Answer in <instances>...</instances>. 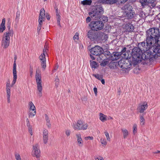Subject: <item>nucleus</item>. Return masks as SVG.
Returning a JSON list of instances; mask_svg holds the SVG:
<instances>
[{"label":"nucleus","instance_id":"obj_1","mask_svg":"<svg viewBox=\"0 0 160 160\" xmlns=\"http://www.w3.org/2000/svg\"><path fill=\"white\" fill-rule=\"evenodd\" d=\"M157 49L154 47H152L150 49V50H147V52H145L142 53V50L139 48L136 47L133 49L132 50V62L134 61L138 62H141L142 59L146 60L149 59L150 61H153L152 58V56L151 55V53L152 52H155L156 51Z\"/></svg>","mask_w":160,"mask_h":160},{"label":"nucleus","instance_id":"obj_2","mask_svg":"<svg viewBox=\"0 0 160 160\" xmlns=\"http://www.w3.org/2000/svg\"><path fill=\"white\" fill-rule=\"evenodd\" d=\"M8 31L4 32L1 41L2 45L4 48H7L9 45L10 38L12 37L14 34V31L10 26L8 27Z\"/></svg>","mask_w":160,"mask_h":160},{"label":"nucleus","instance_id":"obj_3","mask_svg":"<svg viewBox=\"0 0 160 160\" xmlns=\"http://www.w3.org/2000/svg\"><path fill=\"white\" fill-rule=\"evenodd\" d=\"M146 43L147 42H146ZM154 45H148L147 43L146 44L145 42H141L139 44V45L141 46H140L141 49L146 51V52H147V50H150V49L152 47H154L155 48H156V49H157L156 51H155V52H152V53H151V55H154L153 56H152V59L153 60L156 59L158 56L160 57V47L156 45L154 46Z\"/></svg>","mask_w":160,"mask_h":160},{"label":"nucleus","instance_id":"obj_4","mask_svg":"<svg viewBox=\"0 0 160 160\" xmlns=\"http://www.w3.org/2000/svg\"><path fill=\"white\" fill-rule=\"evenodd\" d=\"M103 12V9L101 6H97L95 7L94 10L89 12V15L92 17H95V18H100L101 14Z\"/></svg>","mask_w":160,"mask_h":160},{"label":"nucleus","instance_id":"obj_5","mask_svg":"<svg viewBox=\"0 0 160 160\" xmlns=\"http://www.w3.org/2000/svg\"><path fill=\"white\" fill-rule=\"evenodd\" d=\"M35 78L36 81L37 89L38 91V93L39 96L41 97L42 95V86L41 76L40 72L39 71L37 70L35 75Z\"/></svg>","mask_w":160,"mask_h":160},{"label":"nucleus","instance_id":"obj_6","mask_svg":"<svg viewBox=\"0 0 160 160\" xmlns=\"http://www.w3.org/2000/svg\"><path fill=\"white\" fill-rule=\"evenodd\" d=\"M72 127L75 130H85L88 128V125L86 123H83L81 120H78L77 122L73 123Z\"/></svg>","mask_w":160,"mask_h":160},{"label":"nucleus","instance_id":"obj_7","mask_svg":"<svg viewBox=\"0 0 160 160\" xmlns=\"http://www.w3.org/2000/svg\"><path fill=\"white\" fill-rule=\"evenodd\" d=\"M89 26L92 30L98 31L103 28V24L101 21H92L89 24Z\"/></svg>","mask_w":160,"mask_h":160},{"label":"nucleus","instance_id":"obj_8","mask_svg":"<svg viewBox=\"0 0 160 160\" xmlns=\"http://www.w3.org/2000/svg\"><path fill=\"white\" fill-rule=\"evenodd\" d=\"M131 62L128 59H122L118 62L119 66L122 69H127L130 68Z\"/></svg>","mask_w":160,"mask_h":160},{"label":"nucleus","instance_id":"obj_9","mask_svg":"<svg viewBox=\"0 0 160 160\" xmlns=\"http://www.w3.org/2000/svg\"><path fill=\"white\" fill-rule=\"evenodd\" d=\"M16 58L14 57V61L12 68L13 80L11 85V87H12L15 83L17 78V72L16 70L17 65L16 62Z\"/></svg>","mask_w":160,"mask_h":160},{"label":"nucleus","instance_id":"obj_10","mask_svg":"<svg viewBox=\"0 0 160 160\" xmlns=\"http://www.w3.org/2000/svg\"><path fill=\"white\" fill-rule=\"evenodd\" d=\"M28 116L29 117H33L36 114L35 107L32 102H30L28 104Z\"/></svg>","mask_w":160,"mask_h":160},{"label":"nucleus","instance_id":"obj_11","mask_svg":"<svg viewBox=\"0 0 160 160\" xmlns=\"http://www.w3.org/2000/svg\"><path fill=\"white\" fill-rule=\"evenodd\" d=\"M103 50L101 47L96 46L92 48L90 50L91 54L93 55L98 56L102 53Z\"/></svg>","mask_w":160,"mask_h":160},{"label":"nucleus","instance_id":"obj_12","mask_svg":"<svg viewBox=\"0 0 160 160\" xmlns=\"http://www.w3.org/2000/svg\"><path fill=\"white\" fill-rule=\"evenodd\" d=\"M32 155L33 156L36 157L37 158H38L40 156V151L38 144L33 145Z\"/></svg>","mask_w":160,"mask_h":160},{"label":"nucleus","instance_id":"obj_13","mask_svg":"<svg viewBox=\"0 0 160 160\" xmlns=\"http://www.w3.org/2000/svg\"><path fill=\"white\" fill-rule=\"evenodd\" d=\"M148 107L147 102H144L139 104L138 108V110L139 111V112L142 113L147 109Z\"/></svg>","mask_w":160,"mask_h":160},{"label":"nucleus","instance_id":"obj_14","mask_svg":"<svg viewBox=\"0 0 160 160\" xmlns=\"http://www.w3.org/2000/svg\"><path fill=\"white\" fill-rule=\"evenodd\" d=\"M93 31L91 30H90L88 33V38L91 40H94L97 39V34Z\"/></svg>","mask_w":160,"mask_h":160},{"label":"nucleus","instance_id":"obj_15","mask_svg":"<svg viewBox=\"0 0 160 160\" xmlns=\"http://www.w3.org/2000/svg\"><path fill=\"white\" fill-rule=\"evenodd\" d=\"M45 56V54L42 53L39 57V59L41 61L42 68L43 69V70H45L46 67V60Z\"/></svg>","mask_w":160,"mask_h":160},{"label":"nucleus","instance_id":"obj_16","mask_svg":"<svg viewBox=\"0 0 160 160\" xmlns=\"http://www.w3.org/2000/svg\"><path fill=\"white\" fill-rule=\"evenodd\" d=\"M125 32H133L134 29V26L130 23H126L124 27Z\"/></svg>","mask_w":160,"mask_h":160},{"label":"nucleus","instance_id":"obj_17","mask_svg":"<svg viewBox=\"0 0 160 160\" xmlns=\"http://www.w3.org/2000/svg\"><path fill=\"white\" fill-rule=\"evenodd\" d=\"M125 12L126 13V17L129 19L132 18L134 14V12L132 11L131 8H128L127 10Z\"/></svg>","mask_w":160,"mask_h":160},{"label":"nucleus","instance_id":"obj_18","mask_svg":"<svg viewBox=\"0 0 160 160\" xmlns=\"http://www.w3.org/2000/svg\"><path fill=\"white\" fill-rule=\"evenodd\" d=\"M77 138V144L80 147H82L83 146V142L80 133H78L76 135Z\"/></svg>","mask_w":160,"mask_h":160},{"label":"nucleus","instance_id":"obj_19","mask_svg":"<svg viewBox=\"0 0 160 160\" xmlns=\"http://www.w3.org/2000/svg\"><path fill=\"white\" fill-rule=\"evenodd\" d=\"M43 141L45 144L47 143L48 140V130L45 129L43 131Z\"/></svg>","mask_w":160,"mask_h":160},{"label":"nucleus","instance_id":"obj_20","mask_svg":"<svg viewBox=\"0 0 160 160\" xmlns=\"http://www.w3.org/2000/svg\"><path fill=\"white\" fill-rule=\"evenodd\" d=\"M98 2L103 4H113L115 3V0H99Z\"/></svg>","mask_w":160,"mask_h":160},{"label":"nucleus","instance_id":"obj_21","mask_svg":"<svg viewBox=\"0 0 160 160\" xmlns=\"http://www.w3.org/2000/svg\"><path fill=\"white\" fill-rule=\"evenodd\" d=\"M123 137L124 139H125L128 137L129 133L128 130L126 128H123L121 129Z\"/></svg>","mask_w":160,"mask_h":160},{"label":"nucleus","instance_id":"obj_22","mask_svg":"<svg viewBox=\"0 0 160 160\" xmlns=\"http://www.w3.org/2000/svg\"><path fill=\"white\" fill-rule=\"evenodd\" d=\"M10 88H6V92L7 94V101L8 103L10 102V97L11 95Z\"/></svg>","mask_w":160,"mask_h":160},{"label":"nucleus","instance_id":"obj_23","mask_svg":"<svg viewBox=\"0 0 160 160\" xmlns=\"http://www.w3.org/2000/svg\"><path fill=\"white\" fill-rule=\"evenodd\" d=\"M143 114H140L139 115L140 125L141 126H143L145 124V120L144 118Z\"/></svg>","mask_w":160,"mask_h":160},{"label":"nucleus","instance_id":"obj_24","mask_svg":"<svg viewBox=\"0 0 160 160\" xmlns=\"http://www.w3.org/2000/svg\"><path fill=\"white\" fill-rule=\"evenodd\" d=\"M45 120L46 121V125L48 127V128H51V124L50 123V120L48 115L46 114L45 115Z\"/></svg>","mask_w":160,"mask_h":160},{"label":"nucleus","instance_id":"obj_25","mask_svg":"<svg viewBox=\"0 0 160 160\" xmlns=\"http://www.w3.org/2000/svg\"><path fill=\"white\" fill-rule=\"evenodd\" d=\"M56 16H57L58 24V25L60 26V20H61V16H60V15L59 14V13L58 12V9H56Z\"/></svg>","mask_w":160,"mask_h":160},{"label":"nucleus","instance_id":"obj_26","mask_svg":"<svg viewBox=\"0 0 160 160\" xmlns=\"http://www.w3.org/2000/svg\"><path fill=\"white\" fill-rule=\"evenodd\" d=\"M45 11L43 8H42L40 11L39 18H45Z\"/></svg>","mask_w":160,"mask_h":160},{"label":"nucleus","instance_id":"obj_27","mask_svg":"<svg viewBox=\"0 0 160 160\" xmlns=\"http://www.w3.org/2000/svg\"><path fill=\"white\" fill-rule=\"evenodd\" d=\"M99 119L102 122L107 120V116L102 113H100Z\"/></svg>","mask_w":160,"mask_h":160},{"label":"nucleus","instance_id":"obj_28","mask_svg":"<svg viewBox=\"0 0 160 160\" xmlns=\"http://www.w3.org/2000/svg\"><path fill=\"white\" fill-rule=\"evenodd\" d=\"M92 2L91 0H85L81 2V4L83 5H90L91 3Z\"/></svg>","mask_w":160,"mask_h":160},{"label":"nucleus","instance_id":"obj_29","mask_svg":"<svg viewBox=\"0 0 160 160\" xmlns=\"http://www.w3.org/2000/svg\"><path fill=\"white\" fill-rule=\"evenodd\" d=\"M54 82L55 86L56 88H57L58 87L59 83V79L58 76H56Z\"/></svg>","mask_w":160,"mask_h":160},{"label":"nucleus","instance_id":"obj_30","mask_svg":"<svg viewBox=\"0 0 160 160\" xmlns=\"http://www.w3.org/2000/svg\"><path fill=\"white\" fill-rule=\"evenodd\" d=\"M90 66L92 68H95L97 67L96 62L94 61H90Z\"/></svg>","mask_w":160,"mask_h":160},{"label":"nucleus","instance_id":"obj_31","mask_svg":"<svg viewBox=\"0 0 160 160\" xmlns=\"http://www.w3.org/2000/svg\"><path fill=\"white\" fill-rule=\"evenodd\" d=\"M118 53H116L115 54H114L113 55L114 57V58H112V57H111V58H110L109 57L108 58L109 59L112 60H117L119 58V57L118 56Z\"/></svg>","mask_w":160,"mask_h":160},{"label":"nucleus","instance_id":"obj_32","mask_svg":"<svg viewBox=\"0 0 160 160\" xmlns=\"http://www.w3.org/2000/svg\"><path fill=\"white\" fill-rule=\"evenodd\" d=\"M104 133L106 137L107 140L108 141H110L111 138L108 132L107 131H105L104 132Z\"/></svg>","mask_w":160,"mask_h":160},{"label":"nucleus","instance_id":"obj_33","mask_svg":"<svg viewBox=\"0 0 160 160\" xmlns=\"http://www.w3.org/2000/svg\"><path fill=\"white\" fill-rule=\"evenodd\" d=\"M16 160H22L20 154L18 153H16L14 154Z\"/></svg>","mask_w":160,"mask_h":160},{"label":"nucleus","instance_id":"obj_34","mask_svg":"<svg viewBox=\"0 0 160 160\" xmlns=\"http://www.w3.org/2000/svg\"><path fill=\"white\" fill-rule=\"evenodd\" d=\"M137 126L136 124H134L133 126V133L135 134L137 132Z\"/></svg>","mask_w":160,"mask_h":160},{"label":"nucleus","instance_id":"obj_35","mask_svg":"<svg viewBox=\"0 0 160 160\" xmlns=\"http://www.w3.org/2000/svg\"><path fill=\"white\" fill-rule=\"evenodd\" d=\"M128 0H115V3H118L119 4L124 3L126 2Z\"/></svg>","mask_w":160,"mask_h":160},{"label":"nucleus","instance_id":"obj_36","mask_svg":"<svg viewBox=\"0 0 160 160\" xmlns=\"http://www.w3.org/2000/svg\"><path fill=\"white\" fill-rule=\"evenodd\" d=\"M6 27L5 25H0V32L2 33L5 29Z\"/></svg>","mask_w":160,"mask_h":160},{"label":"nucleus","instance_id":"obj_37","mask_svg":"<svg viewBox=\"0 0 160 160\" xmlns=\"http://www.w3.org/2000/svg\"><path fill=\"white\" fill-rule=\"evenodd\" d=\"M140 2L142 4V5L143 6H144L147 4V3H148V1L147 0H140Z\"/></svg>","mask_w":160,"mask_h":160},{"label":"nucleus","instance_id":"obj_38","mask_svg":"<svg viewBox=\"0 0 160 160\" xmlns=\"http://www.w3.org/2000/svg\"><path fill=\"white\" fill-rule=\"evenodd\" d=\"M100 141L101 143L103 145L106 146L107 145V142L105 139L101 138Z\"/></svg>","mask_w":160,"mask_h":160},{"label":"nucleus","instance_id":"obj_39","mask_svg":"<svg viewBox=\"0 0 160 160\" xmlns=\"http://www.w3.org/2000/svg\"><path fill=\"white\" fill-rule=\"evenodd\" d=\"M126 48L125 47L123 48L121 52L122 55H123L124 56H126V53H125V52L126 51Z\"/></svg>","mask_w":160,"mask_h":160},{"label":"nucleus","instance_id":"obj_40","mask_svg":"<svg viewBox=\"0 0 160 160\" xmlns=\"http://www.w3.org/2000/svg\"><path fill=\"white\" fill-rule=\"evenodd\" d=\"M45 18H39L38 22L39 24H42V22L44 21Z\"/></svg>","mask_w":160,"mask_h":160},{"label":"nucleus","instance_id":"obj_41","mask_svg":"<svg viewBox=\"0 0 160 160\" xmlns=\"http://www.w3.org/2000/svg\"><path fill=\"white\" fill-rule=\"evenodd\" d=\"M73 39L75 40H78V32H76L73 37Z\"/></svg>","mask_w":160,"mask_h":160},{"label":"nucleus","instance_id":"obj_42","mask_svg":"<svg viewBox=\"0 0 160 160\" xmlns=\"http://www.w3.org/2000/svg\"><path fill=\"white\" fill-rule=\"evenodd\" d=\"M107 63V61H105L102 60V62L100 63V65L101 66L104 67L105 65H106Z\"/></svg>","mask_w":160,"mask_h":160},{"label":"nucleus","instance_id":"obj_43","mask_svg":"<svg viewBox=\"0 0 160 160\" xmlns=\"http://www.w3.org/2000/svg\"><path fill=\"white\" fill-rule=\"evenodd\" d=\"M84 139L85 140H92L93 139V138L92 136H88L85 137L84 138Z\"/></svg>","mask_w":160,"mask_h":160},{"label":"nucleus","instance_id":"obj_44","mask_svg":"<svg viewBox=\"0 0 160 160\" xmlns=\"http://www.w3.org/2000/svg\"><path fill=\"white\" fill-rule=\"evenodd\" d=\"M71 133V131L70 130L67 129L65 131V133L67 136L68 137L70 136Z\"/></svg>","mask_w":160,"mask_h":160},{"label":"nucleus","instance_id":"obj_45","mask_svg":"<svg viewBox=\"0 0 160 160\" xmlns=\"http://www.w3.org/2000/svg\"><path fill=\"white\" fill-rule=\"evenodd\" d=\"M148 1V3H152L153 5V6H155V4L154 3V2L156 0H147Z\"/></svg>","mask_w":160,"mask_h":160},{"label":"nucleus","instance_id":"obj_46","mask_svg":"<svg viewBox=\"0 0 160 160\" xmlns=\"http://www.w3.org/2000/svg\"><path fill=\"white\" fill-rule=\"evenodd\" d=\"M103 57L102 56V55H101L99 56V57L97 58L98 61H99V62H102L103 59L102 58Z\"/></svg>","mask_w":160,"mask_h":160},{"label":"nucleus","instance_id":"obj_47","mask_svg":"<svg viewBox=\"0 0 160 160\" xmlns=\"http://www.w3.org/2000/svg\"><path fill=\"white\" fill-rule=\"evenodd\" d=\"M93 76L95 77L96 78L98 79L99 80H100L101 77L99 76V75L98 74H93Z\"/></svg>","mask_w":160,"mask_h":160},{"label":"nucleus","instance_id":"obj_48","mask_svg":"<svg viewBox=\"0 0 160 160\" xmlns=\"http://www.w3.org/2000/svg\"><path fill=\"white\" fill-rule=\"evenodd\" d=\"M95 159L96 160H104L103 158L102 157L100 156L98 157L95 158Z\"/></svg>","mask_w":160,"mask_h":160},{"label":"nucleus","instance_id":"obj_49","mask_svg":"<svg viewBox=\"0 0 160 160\" xmlns=\"http://www.w3.org/2000/svg\"><path fill=\"white\" fill-rule=\"evenodd\" d=\"M47 47L46 46V45L44 47V48L43 50V54H45L47 53Z\"/></svg>","mask_w":160,"mask_h":160},{"label":"nucleus","instance_id":"obj_50","mask_svg":"<svg viewBox=\"0 0 160 160\" xmlns=\"http://www.w3.org/2000/svg\"><path fill=\"white\" fill-rule=\"evenodd\" d=\"M5 18H4L2 19V22L1 23L0 25H5Z\"/></svg>","mask_w":160,"mask_h":160},{"label":"nucleus","instance_id":"obj_51","mask_svg":"<svg viewBox=\"0 0 160 160\" xmlns=\"http://www.w3.org/2000/svg\"><path fill=\"white\" fill-rule=\"evenodd\" d=\"M42 25L41 24H39L37 28V30L38 31H39L41 30Z\"/></svg>","mask_w":160,"mask_h":160},{"label":"nucleus","instance_id":"obj_52","mask_svg":"<svg viewBox=\"0 0 160 160\" xmlns=\"http://www.w3.org/2000/svg\"><path fill=\"white\" fill-rule=\"evenodd\" d=\"M30 75L31 76H32L33 74V69L31 67H30Z\"/></svg>","mask_w":160,"mask_h":160},{"label":"nucleus","instance_id":"obj_53","mask_svg":"<svg viewBox=\"0 0 160 160\" xmlns=\"http://www.w3.org/2000/svg\"><path fill=\"white\" fill-rule=\"evenodd\" d=\"M103 37H104L105 38V39H106L107 38V36L105 34H103L102 35V38H101V39L102 40H103V39H102V38H103Z\"/></svg>","mask_w":160,"mask_h":160},{"label":"nucleus","instance_id":"obj_54","mask_svg":"<svg viewBox=\"0 0 160 160\" xmlns=\"http://www.w3.org/2000/svg\"><path fill=\"white\" fill-rule=\"evenodd\" d=\"M91 20V18L89 17H88L86 19V21L87 22H90Z\"/></svg>","mask_w":160,"mask_h":160},{"label":"nucleus","instance_id":"obj_55","mask_svg":"<svg viewBox=\"0 0 160 160\" xmlns=\"http://www.w3.org/2000/svg\"><path fill=\"white\" fill-rule=\"evenodd\" d=\"M29 131L30 135H32V128H30L29 129Z\"/></svg>","mask_w":160,"mask_h":160},{"label":"nucleus","instance_id":"obj_56","mask_svg":"<svg viewBox=\"0 0 160 160\" xmlns=\"http://www.w3.org/2000/svg\"><path fill=\"white\" fill-rule=\"evenodd\" d=\"M107 54V55L108 56H111V54H110V52L108 51H106V52H105V54Z\"/></svg>","mask_w":160,"mask_h":160},{"label":"nucleus","instance_id":"obj_57","mask_svg":"<svg viewBox=\"0 0 160 160\" xmlns=\"http://www.w3.org/2000/svg\"><path fill=\"white\" fill-rule=\"evenodd\" d=\"M93 90H94V92L96 94H97V88H93Z\"/></svg>","mask_w":160,"mask_h":160},{"label":"nucleus","instance_id":"obj_58","mask_svg":"<svg viewBox=\"0 0 160 160\" xmlns=\"http://www.w3.org/2000/svg\"><path fill=\"white\" fill-rule=\"evenodd\" d=\"M6 86V88H10V83L8 82H7Z\"/></svg>","mask_w":160,"mask_h":160},{"label":"nucleus","instance_id":"obj_59","mask_svg":"<svg viewBox=\"0 0 160 160\" xmlns=\"http://www.w3.org/2000/svg\"><path fill=\"white\" fill-rule=\"evenodd\" d=\"M46 17L47 19L48 20H49L50 18V17L47 14Z\"/></svg>","mask_w":160,"mask_h":160},{"label":"nucleus","instance_id":"obj_60","mask_svg":"<svg viewBox=\"0 0 160 160\" xmlns=\"http://www.w3.org/2000/svg\"><path fill=\"white\" fill-rule=\"evenodd\" d=\"M101 82L102 84H105V81L103 79L101 80Z\"/></svg>","mask_w":160,"mask_h":160},{"label":"nucleus","instance_id":"obj_61","mask_svg":"<svg viewBox=\"0 0 160 160\" xmlns=\"http://www.w3.org/2000/svg\"><path fill=\"white\" fill-rule=\"evenodd\" d=\"M90 57H91V58L92 59H93V60H94V59H95V58H94V57L93 56H92L91 55H90Z\"/></svg>","mask_w":160,"mask_h":160},{"label":"nucleus","instance_id":"obj_62","mask_svg":"<svg viewBox=\"0 0 160 160\" xmlns=\"http://www.w3.org/2000/svg\"><path fill=\"white\" fill-rule=\"evenodd\" d=\"M26 122H28L27 125H28V123H29V121L28 119L27 118L26 119Z\"/></svg>","mask_w":160,"mask_h":160},{"label":"nucleus","instance_id":"obj_63","mask_svg":"<svg viewBox=\"0 0 160 160\" xmlns=\"http://www.w3.org/2000/svg\"><path fill=\"white\" fill-rule=\"evenodd\" d=\"M104 18H105V22H107V21H108V19H107V18H106V17H104Z\"/></svg>","mask_w":160,"mask_h":160},{"label":"nucleus","instance_id":"obj_64","mask_svg":"<svg viewBox=\"0 0 160 160\" xmlns=\"http://www.w3.org/2000/svg\"><path fill=\"white\" fill-rule=\"evenodd\" d=\"M160 153V151H158L157 152H156V153Z\"/></svg>","mask_w":160,"mask_h":160}]
</instances>
